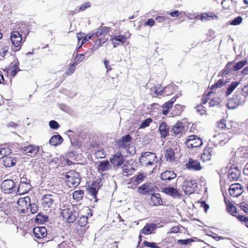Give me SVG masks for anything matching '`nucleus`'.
<instances>
[{"label":"nucleus","instance_id":"nucleus-1","mask_svg":"<svg viewBox=\"0 0 248 248\" xmlns=\"http://www.w3.org/2000/svg\"><path fill=\"white\" fill-rule=\"evenodd\" d=\"M157 158L155 153L147 152L141 154L140 162L142 165L152 166L157 162Z\"/></svg>","mask_w":248,"mask_h":248},{"label":"nucleus","instance_id":"nucleus-2","mask_svg":"<svg viewBox=\"0 0 248 248\" xmlns=\"http://www.w3.org/2000/svg\"><path fill=\"white\" fill-rule=\"evenodd\" d=\"M65 177L67 185L70 187L77 186L80 183L79 174L74 170L67 172Z\"/></svg>","mask_w":248,"mask_h":248},{"label":"nucleus","instance_id":"nucleus-3","mask_svg":"<svg viewBox=\"0 0 248 248\" xmlns=\"http://www.w3.org/2000/svg\"><path fill=\"white\" fill-rule=\"evenodd\" d=\"M232 137V133L230 131L227 132L223 131L217 135H214L212 140L220 145H222L227 143Z\"/></svg>","mask_w":248,"mask_h":248},{"label":"nucleus","instance_id":"nucleus-4","mask_svg":"<svg viewBox=\"0 0 248 248\" xmlns=\"http://www.w3.org/2000/svg\"><path fill=\"white\" fill-rule=\"evenodd\" d=\"M61 216L69 223L74 222L78 217V213L73 209L65 208L62 210Z\"/></svg>","mask_w":248,"mask_h":248},{"label":"nucleus","instance_id":"nucleus-5","mask_svg":"<svg viewBox=\"0 0 248 248\" xmlns=\"http://www.w3.org/2000/svg\"><path fill=\"white\" fill-rule=\"evenodd\" d=\"M185 143L188 148L200 147L203 144L202 139L194 135L187 137Z\"/></svg>","mask_w":248,"mask_h":248},{"label":"nucleus","instance_id":"nucleus-6","mask_svg":"<svg viewBox=\"0 0 248 248\" xmlns=\"http://www.w3.org/2000/svg\"><path fill=\"white\" fill-rule=\"evenodd\" d=\"M130 140L131 137L129 135H126L123 137L117 142L119 148L124 149L125 150L126 152L131 154L132 151H130L131 147L130 146Z\"/></svg>","mask_w":248,"mask_h":248},{"label":"nucleus","instance_id":"nucleus-7","mask_svg":"<svg viewBox=\"0 0 248 248\" xmlns=\"http://www.w3.org/2000/svg\"><path fill=\"white\" fill-rule=\"evenodd\" d=\"M11 40L15 46L13 50L15 51L19 50L21 47L22 41L21 35L17 31L12 32L11 34Z\"/></svg>","mask_w":248,"mask_h":248},{"label":"nucleus","instance_id":"nucleus-8","mask_svg":"<svg viewBox=\"0 0 248 248\" xmlns=\"http://www.w3.org/2000/svg\"><path fill=\"white\" fill-rule=\"evenodd\" d=\"M197 187V183L195 180H186L184 181L182 189L186 194H190L194 192Z\"/></svg>","mask_w":248,"mask_h":248},{"label":"nucleus","instance_id":"nucleus-9","mask_svg":"<svg viewBox=\"0 0 248 248\" xmlns=\"http://www.w3.org/2000/svg\"><path fill=\"white\" fill-rule=\"evenodd\" d=\"M1 188L5 193H11L16 191L14 182L11 179L3 181L1 184Z\"/></svg>","mask_w":248,"mask_h":248},{"label":"nucleus","instance_id":"nucleus-10","mask_svg":"<svg viewBox=\"0 0 248 248\" xmlns=\"http://www.w3.org/2000/svg\"><path fill=\"white\" fill-rule=\"evenodd\" d=\"M39 147L35 145H29L22 147L21 151L23 152L26 155L31 157H34L38 153Z\"/></svg>","mask_w":248,"mask_h":248},{"label":"nucleus","instance_id":"nucleus-11","mask_svg":"<svg viewBox=\"0 0 248 248\" xmlns=\"http://www.w3.org/2000/svg\"><path fill=\"white\" fill-rule=\"evenodd\" d=\"M110 162L114 167H118L124 163V158L121 153L118 152L110 159Z\"/></svg>","mask_w":248,"mask_h":248},{"label":"nucleus","instance_id":"nucleus-12","mask_svg":"<svg viewBox=\"0 0 248 248\" xmlns=\"http://www.w3.org/2000/svg\"><path fill=\"white\" fill-rule=\"evenodd\" d=\"M154 190V184L151 182L146 183L138 188V192L142 195L150 193Z\"/></svg>","mask_w":248,"mask_h":248},{"label":"nucleus","instance_id":"nucleus-13","mask_svg":"<svg viewBox=\"0 0 248 248\" xmlns=\"http://www.w3.org/2000/svg\"><path fill=\"white\" fill-rule=\"evenodd\" d=\"M145 177L146 175L144 173H139L138 175L133 176L131 179V183L128 184L130 185L128 186V187L136 188L138 185L144 181Z\"/></svg>","mask_w":248,"mask_h":248},{"label":"nucleus","instance_id":"nucleus-14","mask_svg":"<svg viewBox=\"0 0 248 248\" xmlns=\"http://www.w3.org/2000/svg\"><path fill=\"white\" fill-rule=\"evenodd\" d=\"M57 195L54 194L45 195L42 199V204L44 207H50L56 200Z\"/></svg>","mask_w":248,"mask_h":248},{"label":"nucleus","instance_id":"nucleus-15","mask_svg":"<svg viewBox=\"0 0 248 248\" xmlns=\"http://www.w3.org/2000/svg\"><path fill=\"white\" fill-rule=\"evenodd\" d=\"M242 186L238 183L232 184L229 188V193L233 197H238L243 192Z\"/></svg>","mask_w":248,"mask_h":248},{"label":"nucleus","instance_id":"nucleus-16","mask_svg":"<svg viewBox=\"0 0 248 248\" xmlns=\"http://www.w3.org/2000/svg\"><path fill=\"white\" fill-rule=\"evenodd\" d=\"M240 175V171L236 167H231L228 171V179L231 181H237Z\"/></svg>","mask_w":248,"mask_h":248},{"label":"nucleus","instance_id":"nucleus-17","mask_svg":"<svg viewBox=\"0 0 248 248\" xmlns=\"http://www.w3.org/2000/svg\"><path fill=\"white\" fill-rule=\"evenodd\" d=\"M35 237L38 239H41L47 235V231L45 227H35L33 231Z\"/></svg>","mask_w":248,"mask_h":248},{"label":"nucleus","instance_id":"nucleus-18","mask_svg":"<svg viewBox=\"0 0 248 248\" xmlns=\"http://www.w3.org/2000/svg\"><path fill=\"white\" fill-rule=\"evenodd\" d=\"M186 167L189 170H202V166L200 163L197 160L189 158L186 164Z\"/></svg>","mask_w":248,"mask_h":248},{"label":"nucleus","instance_id":"nucleus-19","mask_svg":"<svg viewBox=\"0 0 248 248\" xmlns=\"http://www.w3.org/2000/svg\"><path fill=\"white\" fill-rule=\"evenodd\" d=\"M126 40V37L122 35H114L111 39L113 47H116L117 46L124 44Z\"/></svg>","mask_w":248,"mask_h":248},{"label":"nucleus","instance_id":"nucleus-20","mask_svg":"<svg viewBox=\"0 0 248 248\" xmlns=\"http://www.w3.org/2000/svg\"><path fill=\"white\" fill-rule=\"evenodd\" d=\"M215 152L213 149L210 147L206 148L204 149L203 152L201 155V159L204 161L211 160L212 156L214 155Z\"/></svg>","mask_w":248,"mask_h":248},{"label":"nucleus","instance_id":"nucleus-21","mask_svg":"<svg viewBox=\"0 0 248 248\" xmlns=\"http://www.w3.org/2000/svg\"><path fill=\"white\" fill-rule=\"evenodd\" d=\"M169 126L165 122H162L159 124V131L161 138L165 139L169 135Z\"/></svg>","mask_w":248,"mask_h":248},{"label":"nucleus","instance_id":"nucleus-22","mask_svg":"<svg viewBox=\"0 0 248 248\" xmlns=\"http://www.w3.org/2000/svg\"><path fill=\"white\" fill-rule=\"evenodd\" d=\"M111 166L108 160H104L99 162L97 166V170L99 172H102L110 170Z\"/></svg>","mask_w":248,"mask_h":248},{"label":"nucleus","instance_id":"nucleus-23","mask_svg":"<svg viewBox=\"0 0 248 248\" xmlns=\"http://www.w3.org/2000/svg\"><path fill=\"white\" fill-rule=\"evenodd\" d=\"M176 177V174L172 171L167 170L161 175V178L164 181H170L171 179H175Z\"/></svg>","mask_w":248,"mask_h":248},{"label":"nucleus","instance_id":"nucleus-24","mask_svg":"<svg viewBox=\"0 0 248 248\" xmlns=\"http://www.w3.org/2000/svg\"><path fill=\"white\" fill-rule=\"evenodd\" d=\"M163 192L165 194L171 196L174 198L178 197L180 194L177 190L174 187H167L163 189Z\"/></svg>","mask_w":248,"mask_h":248},{"label":"nucleus","instance_id":"nucleus-25","mask_svg":"<svg viewBox=\"0 0 248 248\" xmlns=\"http://www.w3.org/2000/svg\"><path fill=\"white\" fill-rule=\"evenodd\" d=\"M151 204L154 206L160 205L162 204V201L161 200L160 194L158 193H154L151 197Z\"/></svg>","mask_w":248,"mask_h":248},{"label":"nucleus","instance_id":"nucleus-26","mask_svg":"<svg viewBox=\"0 0 248 248\" xmlns=\"http://www.w3.org/2000/svg\"><path fill=\"white\" fill-rule=\"evenodd\" d=\"M155 228L156 225L154 223L146 224L142 229L141 232L145 235L150 234Z\"/></svg>","mask_w":248,"mask_h":248},{"label":"nucleus","instance_id":"nucleus-27","mask_svg":"<svg viewBox=\"0 0 248 248\" xmlns=\"http://www.w3.org/2000/svg\"><path fill=\"white\" fill-rule=\"evenodd\" d=\"M184 129L183 124L182 123H177L172 128V131L176 136H180L182 134Z\"/></svg>","mask_w":248,"mask_h":248},{"label":"nucleus","instance_id":"nucleus-28","mask_svg":"<svg viewBox=\"0 0 248 248\" xmlns=\"http://www.w3.org/2000/svg\"><path fill=\"white\" fill-rule=\"evenodd\" d=\"M122 170L124 173H125V175H131L135 171L134 168L129 163L124 164Z\"/></svg>","mask_w":248,"mask_h":248},{"label":"nucleus","instance_id":"nucleus-29","mask_svg":"<svg viewBox=\"0 0 248 248\" xmlns=\"http://www.w3.org/2000/svg\"><path fill=\"white\" fill-rule=\"evenodd\" d=\"M27 181V180H26L25 181V180H23L19 185L18 188V191L19 192V193H27L30 189V186L28 185Z\"/></svg>","mask_w":248,"mask_h":248},{"label":"nucleus","instance_id":"nucleus-30","mask_svg":"<svg viewBox=\"0 0 248 248\" xmlns=\"http://www.w3.org/2000/svg\"><path fill=\"white\" fill-rule=\"evenodd\" d=\"M16 160L12 156H6L3 159V165L6 167H10L16 164Z\"/></svg>","mask_w":248,"mask_h":248},{"label":"nucleus","instance_id":"nucleus-31","mask_svg":"<svg viewBox=\"0 0 248 248\" xmlns=\"http://www.w3.org/2000/svg\"><path fill=\"white\" fill-rule=\"evenodd\" d=\"M30 202V199L28 197L20 198L17 202L19 208H24L29 206V203Z\"/></svg>","mask_w":248,"mask_h":248},{"label":"nucleus","instance_id":"nucleus-32","mask_svg":"<svg viewBox=\"0 0 248 248\" xmlns=\"http://www.w3.org/2000/svg\"><path fill=\"white\" fill-rule=\"evenodd\" d=\"M63 141L62 137L60 135H54L49 140V143L53 146H57L59 143H61Z\"/></svg>","mask_w":248,"mask_h":248},{"label":"nucleus","instance_id":"nucleus-33","mask_svg":"<svg viewBox=\"0 0 248 248\" xmlns=\"http://www.w3.org/2000/svg\"><path fill=\"white\" fill-rule=\"evenodd\" d=\"M110 29L108 27L106 26H101L97 30L94 34H95L96 36L105 35L107 34L110 31Z\"/></svg>","mask_w":248,"mask_h":248},{"label":"nucleus","instance_id":"nucleus-34","mask_svg":"<svg viewBox=\"0 0 248 248\" xmlns=\"http://www.w3.org/2000/svg\"><path fill=\"white\" fill-rule=\"evenodd\" d=\"M174 101L172 100H170V101L167 102L166 103H165L163 105V106H162L163 109H162V113L164 115H166L168 113L169 109L171 108L172 107V105H173Z\"/></svg>","mask_w":248,"mask_h":248},{"label":"nucleus","instance_id":"nucleus-35","mask_svg":"<svg viewBox=\"0 0 248 248\" xmlns=\"http://www.w3.org/2000/svg\"><path fill=\"white\" fill-rule=\"evenodd\" d=\"M165 157L167 161L171 162L175 159V153L173 150L170 148H167L165 152Z\"/></svg>","mask_w":248,"mask_h":248},{"label":"nucleus","instance_id":"nucleus-36","mask_svg":"<svg viewBox=\"0 0 248 248\" xmlns=\"http://www.w3.org/2000/svg\"><path fill=\"white\" fill-rule=\"evenodd\" d=\"M9 43H0V55L4 57L9 49Z\"/></svg>","mask_w":248,"mask_h":248},{"label":"nucleus","instance_id":"nucleus-37","mask_svg":"<svg viewBox=\"0 0 248 248\" xmlns=\"http://www.w3.org/2000/svg\"><path fill=\"white\" fill-rule=\"evenodd\" d=\"M215 18L217 19V16L212 13H203L202 15L201 19L202 21H206Z\"/></svg>","mask_w":248,"mask_h":248},{"label":"nucleus","instance_id":"nucleus-38","mask_svg":"<svg viewBox=\"0 0 248 248\" xmlns=\"http://www.w3.org/2000/svg\"><path fill=\"white\" fill-rule=\"evenodd\" d=\"M48 221L47 216L40 213L37 214L35 218V221L37 223L43 224Z\"/></svg>","mask_w":248,"mask_h":248},{"label":"nucleus","instance_id":"nucleus-39","mask_svg":"<svg viewBox=\"0 0 248 248\" xmlns=\"http://www.w3.org/2000/svg\"><path fill=\"white\" fill-rule=\"evenodd\" d=\"M98 188L95 185L92 184L88 189L89 193L93 196V198L96 201V195L98 192Z\"/></svg>","mask_w":248,"mask_h":248},{"label":"nucleus","instance_id":"nucleus-40","mask_svg":"<svg viewBox=\"0 0 248 248\" xmlns=\"http://www.w3.org/2000/svg\"><path fill=\"white\" fill-rule=\"evenodd\" d=\"M239 82L235 81L232 82L228 87L226 94L227 96L231 94L234 90L239 85Z\"/></svg>","mask_w":248,"mask_h":248},{"label":"nucleus","instance_id":"nucleus-41","mask_svg":"<svg viewBox=\"0 0 248 248\" xmlns=\"http://www.w3.org/2000/svg\"><path fill=\"white\" fill-rule=\"evenodd\" d=\"M84 195V191L82 190L75 191L73 193V197L74 199L77 201L81 200Z\"/></svg>","mask_w":248,"mask_h":248},{"label":"nucleus","instance_id":"nucleus-42","mask_svg":"<svg viewBox=\"0 0 248 248\" xmlns=\"http://www.w3.org/2000/svg\"><path fill=\"white\" fill-rule=\"evenodd\" d=\"M247 63V60H242V61H239L233 65V70L234 71H237L240 70V69H241Z\"/></svg>","mask_w":248,"mask_h":248},{"label":"nucleus","instance_id":"nucleus-43","mask_svg":"<svg viewBox=\"0 0 248 248\" xmlns=\"http://www.w3.org/2000/svg\"><path fill=\"white\" fill-rule=\"evenodd\" d=\"M11 150L9 148L0 147V158L3 159L5 157H6L7 155L11 154Z\"/></svg>","mask_w":248,"mask_h":248},{"label":"nucleus","instance_id":"nucleus-44","mask_svg":"<svg viewBox=\"0 0 248 248\" xmlns=\"http://www.w3.org/2000/svg\"><path fill=\"white\" fill-rule=\"evenodd\" d=\"M227 106L229 109H234L236 108L239 105L237 104L234 98H233L232 99L229 100L227 104Z\"/></svg>","mask_w":248,"mask_h":248},{"label":"nucleus","instance_id":"nucleus-45","mask_svg":"<svg viewBox=\"0 0 248 248\" xmlns=\"http://www.w3.org/2000/svg\"><path fill=\"white\" fill-rule=\"evenodd\" d=\"M234 98L236 101L237 104H238V105L239 106L245 103L246 97L243 96L242 94H237L235 95Z\"/></svg>","mask_w":248,"mask_h":248},{"label":"nucleus","instance_id":"nucleus-46","mask_svg":"<svg viewBox=\"0 0 248 248\" xmlns=\"http://www.w3.org/2000/svg\"><path fill=\"white\" fill-rule=\"evenodd\" d=\"M226 81H225L222 79H220L216 84H215L211 87V89L212 90L216 88H220L224 86L226 84Z\"/></svg>","mask_w":248,"mask_h":248},{"label":"nucleus","instance_id":"nucleus-47","mask_svg":"<svg viewBox=\"0 0 248 248\" xmlns=\"http://www.w3.org/2000/svg\"><path fill=\"white\" fill-rule=\"evenodd\" d=\"M217 124L218 128L223 130L224 131H226L227 126L225 120L222 119L220 120L217 123Z\"/></svg>","mask_w":248,"mask_h":248},{"label":"nucleus","instance_id":"nucleus-48","mask_svg":"<svg viewBox=\"0 0 248 248\" xmlns=\"http://www.w3.org/2000/svg\"><path fill=\"white\" fill-rule=\"evenodd\" d=\"M152 122V119L151 118H147L144 120L141 124L140 126V128H145L150 125L151 123Z\"/></svg>","mask_w":248,"mask_h":248},{"label":"nucleus","instance_id":"nucleus-49","mask_svg":"<svg viewBox=\"0 0 248 248\" xmlns=\"http://www.w3.org/2000/svg\"><path fill=\"white\" fill-rule=\"evenodd\" d=\"M88 217L86 216H82L78 220V225L81 227L85 226L87 223Z\"/></svg>","mask_w":248,"mask_h":248},{"label":"nucleus","instance_id":"nucleus-50","mask_svg":"<svg viewBox=\"0 0 248 248\" xmlns=\"http://www.w3.org/2000/svg\"><path fill=\"white\" fill-rule=\"evenodd\" d=\"M243 20V18L241 16H239L235 18L234 19H233L231 22V24L234 26H236L240 25Z\"/></svg>","mask_w":248,"mask_h":248},{"label":"nucleus","instance_id":"nucleus-51","mask_svg":"<svg viewBox=\"0 0 248 248\" xmlns=\"http://www.w3.org/2000/svg\"><path fill=\"white\" fill-rule=\"evenodd\" d=\"M194 240L192 239H186L185 240L179 239L177 241V243L178 244L182 245H187L188 244H190L191 242H193Z\"/></svg>","mask_w":248,"mask_h":248},{"label":"nucleus","instance_id":"nucleus-52","mask_svg":"<svg viewBox=\"0 0 248 248\" xmlns=\"http://www.w3.org/2000/svg\"><path fill=\"white\" fill-rule=\"evenodd\" d=\"M232 62H230L227 64L225 68L221 71L222 75H227L230 72V69L231 68V66L232 65Z\"/></svg>","mask_w":248,"mask_h":248},{"label":"nucleus","instance_id":"nucleus-53","mask_svg":"<svg viewBox=\"0 0 248 248\" xmlns=\"http://www.w3.org/2000/svg\"><path fill=\"white\" fill-rule=\"evenodd\" d=\"M77 65V63H76V62H74L73 64H72L70 66L69 69L67 70L66 74L68 75H71V74H72L74 72L75 70V68Z\"/></svg>","mask_w":248,"mask_h":248},{"label":"nucleus","instance_id":"nucleus-54","mask_svg":"<svg viewBox=\"0 0 248 248\" xmlns=\"http://www.w3.org/2000/svg\"><path fill=\"white\" fill-rule=\"evenodd\" d=\"M167 88H164L162 87L161 86L159 87H156L155 88V93L157 96L162 95V92H163Z\"/></svg>","mask_w":248,"mask_h":248},{"label":"nucleus","instance_id":"nucleus-55","mask_svg":"<svg viewBox=\"0 0 248 248\" xmlns=\"http://www.w3.org/2000/svg\"><path fill=\"white\" fill-rule=\"evenodd\" d=\"M143 244L145 246L151 248H160L159 247L156 245V244L155 242H150L147 241H144Z\"/></svg>","mask_w":248,"mask_h":248},{"label":"nucleus","instance_id":"nucleus-56","mask_svg":"<svg viewBox=\"0 0 248 248\" xmlns=\"http://www.w3.org/2000/svg\"><path fill=\"white\" fill-rule=\"evenodd\" d=\"M95 155L97 158H103L106 156V154L103 150H99L95 152Z\"/></svg>","mask_w":248,"mask_h":248},{"label":"nucleus","instance_id":"nucleus-57","mask_svg":"<svg viewBox=\"0 0 248 248\" xmlns=\"http://www.w3.org/2000/svg\"><path fill=\"white\" fill-rule=\"evenodd\" d=\"M240 208L245 213L248 214V202H243L240 203Z\"/></svg>","mask_w":248,"mask_h":248},{"label":"nucleus","instance_id":"nucleus-58","mask_svg":"<svg viewBox=\"0 0 248 248\" xmlns=\"http://www.w3.org/2000/svg\"><path fill=\"white\" fill-rule=\"evenodd\" d=\"M227 210L233 216H235V214L237 213L236 207L232 204H230L227 207Z\"/></svg>","mask_w":248,"mask_h":248},{"label":"nucleus","instance_id":"nucleus-59","mask_svg":"<svg viewBox=\"0 0 248 248\" xmlns=\"http://www.w3.org/2000/svg\"><path fill=\"white\" fill-rule=\"evenodd\" d=\"M219 101L218 98L211 99L209 103L210 107H214L219 104Z\"/></svg>","mask_w":248,"mask_h":248},{"label":"nucleus","instance_id":"nucleus-60","mask_svg":"<svg viewBox=\"0 0 248 248\" xmlns=\"http://www.w3.org/2000/svg\"><path fill=\"white\" fill-rule=\"evenodd\" d=\"M238 218L240 221L243 222L245 226L248 228V217L243 216H239Z\"/></svg>","mask_w":248,"mask_h":248},{"label":"nucleus","instance_id":"nucleus-61","mask_svg":"<svg viewBox=\"0 0 248 248\" xmlns=\"http://www.w3.org/2000/svg\"><path fill=\"white\" fill-rule=\"evenodd\" d=\"M49 125L51 128L54 129H56L59 127L58 123L54 120L50 121L49 123Z\"/></svg>","mask_w":248,"mask_h":248},{"label":"nucleus","instance_id":"nucleus-62","mask_svg":"<svg viewBox=\"0 0 248 248\" xmlns=\"http://www.w3.org/2000/svg\"><path fill=\"white\" fill-rule=\"evenodd\" d=\"M29 206L30 207V211L32 214H35L37 212L38 208L36 204L29 203Z\"/></svg>","mask_w":248,"mask_h":248},{"label":"nucleus","instance_id":"nucleus-63","mask_svg":"<svg viewBox=\"0 0 248 248\" xmlns=\"http://www.w3.org/2000/svg\"><path fill=\"white\" fill-rule=\"evenodd\" d=\"M242 94L244 97H248V85H245L242 89Z\"/></svg>","mask_w":248,"mask_h":248},{"label":"nucleus","instance_id":"nucleus-64","mask_svg":"<svg viewBox=\"0 0 248 248\" xmlns=\"http://www.w3.org/2000/svg\"><path fill=\"white\" fill-rule=\"evenodd\" d=\"M70 244L67 241H63L61 244L59 245V248H70V246L69 245Z\"/></svg>","mask_w":248,"mask_h":248}]
</instances>
